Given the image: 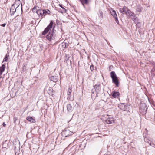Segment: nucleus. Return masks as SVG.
I'll return each mask as SVG.
<instances>
[{"instance_id": "f257e3e1", "label": "nucleus", "mask_w": 155, "mask_h": 155, "mask_svg": "<svg viewBox=\"0 0 155 155\" xmlns=\"http://www.w3.org/2000/svg\"><path fill=\"white\" fill-rule=\"evenodd\" d=\"M119 11L121 13L126 14L127 16H129L131 19H133L134 17V14L125 6H124L122 8H120Z\"/></svg>"}, {"instance_id": "f03ea898", "label": "nucleus", "mask_w": 155, "mask_h": 155, "mask_svg": "<svg viewBox=\"0 0 155 155\" xmlns=\"http://www.w3.org/2000/svg\"><path fill=\"white\" fill-rule=\"evenodd\" d=\"M54 26L53 28L52 31L49 32V33L46 36V38L49 41L54 40L56 36V30H54Z\"/></svg>"}, {"instance_id": "7ed1b4c3", "label": "nucleus", "mask_w": 155, "mask_h": 155, "mask_svg": "<svg viewBox=\"0 0 155 155\" xmlns=\"http://www.w3.org/2000/svg\"><path fill=\"white\" fill-rule=\"evenodd\" d=\"M110 77L112 79V82L118 87L119 85V81L117 76L114 71H112L110 73Z\"/></svg>"}, {"instance_id": "20e7f679", "label": "nucleus", "mask_w": 155, "mask_h": 155, "mask_svg": "<svg viewBox=\"0 0 155 155\" xmlns=\"http://www.w3.org/2000/svg\"><path fill=\"white\" fill-rule=\"evenodd\" d=\"M53 23L52 21H51L49 25L47 26V27L45 28L44 31L42 33V35H45L47 32L49 31L52 28L53 25Z\"/></svg>"}, {"instance_id": "39448f33", "label": "nucleus", "mask_w": 155, "mask_h": 155, "mask_svg": "<svg viewBox=\"0 0 155 155\" xmlns=\"http://www.w3.org/2000/svg\"><path fill=\"white\" fill-rule=\"evenodd\" d=\"M147 109V106L145 104H142L141 105L140 107V112L143 115L145 114Z\"/></svg>"}, {"instance_id": "423d86ee", "label": "nucleus", "mask_w": 155, "mask_h": 155, "mask_svg": "<svg viewBox=\"0 0 155 155\" xmlns=\"http://www.w3.org/2000/svg\"><path fill=\"white\" fill-rule=\"evenodd\" d=\"M72 92V88L71 87H69L68 88L67 91V99L71 101L73 100V98H71V93Z\"/></svg>"}, {"instance_id": "0eeeda50", "label": "nucleus", "mask_w": 155, "mask_h": 155, "mask_svg": "<svg viewBox=\"0 0 155 155\" xmlns=\"http://www.w3.org/2000/svg\"><path fill=\"white\" fill-rule=\"evenodd\" d=\"M19 6L18 5H16V2H15L13 4L10 8V11L11 12V15H14L15 12L16 8Z\"/></svg>"}, {"instance_id": "6e6552de", "label": "nucleus", "mask_w": 155, "mask_h": 155, "mask_svg": "<svg viewBox=\"0 0 155 155\" xmlns=\"http://www.w3.org/2000/svg\"><path fill=\"white\" fill-rule=\"evenodd\" d=\"M118 107L123 110L127 111L129 110L128 106L125 104L121 103L119 104Z\"/></svg>"}, {"instance_id": "1a4fd4ad", "label": "nucleus", "mask_w": 155, "mask_h": 155, "mask_svg": "<svg viewBox=\"0 0 155 155\" xmlns=\"http://www.w3.org/2000/svg\"><path fill=\"white\" fill-rule=\"evenodd\" d=\"M114 118L111 115H107L106 119L105 120V121L107 124H110L114 123Z\"/></svg>"}, {"instance_id": "9d476101", "label": "nucleus", "mask_w": 155, "mask_h": 155, "mask_svg": "<svg viewBox=\"0 0 155 155\" xmlns=\"http://www.w3.org/2000/svg\"><path fill=\"white\" fill-rule=\"evenodd\" d=\"M73 134V132L70 131L69 130H65L62 132V134L64 137H66L68 136L71 135Z\"/></svg>"}, {"instance_id": "9b49d317", "label": "nucleus", "mask_w": 155, "mask_h": 155, "mask_svg": "<svg viewBox=\"0 0 155 155\" xmlns=\"http://www.w3.org/2000/svg\"><path fill=\"white\" fill-rule=\"evenodd\" d=\"M110 12L111 15L113 16L114 18L115 19V21L118 24L119 21L118 19L117 15L116 14V12L115 10L111 9L110 10Z\"/></svg>"}, {"instance_id": "f8f14e48", "label": "nucleus", "mask_w": 155, "mask_h": 155, "mask_svg": "<svg viewBox=\"0 0 155 155\" xmlns=\"http://www.w3.org/2000/svg\"><path fill=\"white\" fill-rule=\"evenodd\" d=\"M37 14L39 17H41L42 18L44 16V11L42 9H39L37 12Z\"/></svg>"}, {"instance_id": "ddd939ff", "label": "nucleus", "mask_w": 155, "mask_h": 155, "mask_svg": "<svg viewBox=\"0 0 155 155\" xmlns=\"http://www.w3.org/2000/svg\"><path fill=\"white\" fill-rule=\"evenodd\" d=\"M26 119L31 123H34L35 122V119L31 117H27Z\"/></svg>"}, {"instance_id": "4468645a", "label": "nucleus", "mask_w": 155, "mask_h": 155, "mask_svg": "<svg viewBox=\"0 0 155 155\" xmlns=\"http://www.w3.org/2000/svg\"><path fill=\"white\" fill-rule=\"evenodd\" d=\"M49 79L51 81L55 82L58 81L57 77L56 76H51L50 77Z\"/></svg>"}, {"instance_id": "2eb2a0df", "label": "nucleus", "mask_w": 155, "mask_h": 155, "mask_svg": "<svg viewBox=\"0 0 155 155\" xmlns=\"http://www.w3.org/2000/svg\"><path fill=\"white\" fill-rule=\"evenodd\" d=\"M67 110L69 112H71L73 110V107L70 104H68L67 105Z\"/></svg>"}, {"instance_id": "dca6fc26", "label": "nucleus", "mask_w": 155, "mask_h": 155, "mask_svg": "<svg viewBox=\"0 0 155 155\" xmlns=\"http://www.w3.org/2000/svg\"><path fill=\"white\" fill-rule=\"evenodd\" d=\"M120 95L119 93L118 92L114 91L112 94V96L114 98H116Z\"/></svg>"}, {"instance_id": "f3484780", "label": "nucleus", "mask_w": 155, "mask_h": 155, "mask_svg": "<svg viewBox=\"0 0 155 155\" xmlns=\"http://www.w3.org/2000/svg\"><path fill=\"white\" fill-rule=\"evenodd\" d=\"M80 1L81 2L83 6L85 8V5H84V4H88L89 2L90 1V0H87V1L86 2L85 0H80Z\"/></svg>"}, {"instance_id": "a211bd4d", "label": "nucleus", "mask_w": 155, "mask_h": 155, "mask_svg": "<svg viewBox=\"0 0 155 155\" xmlns=\"http://www.w3.org/2000/svg\"><path fill=\"white\" fill-rule=\"evenodd\" d=\"M94 88L95 89V90L97 92H98L99 91V90L101 88V87H100V85L99 84L95 85L94 86Z\"/></svg>"}, {"instance_id": "6ab92c4d", "label": "nucleus", "mask_w": 155, "mask_h": 155, "mask_svg": "<svg viewBox=\"0 0 155 155\" xmlns=\"http://www.w3.org/2000/svg\"><path fill=\"white\" fill-rule=\"evenodd\" d=\"M39 7L38 6H35L33 8H32V11L34 12H35L37 13V12L39 10Z\"/></svg>"}, {"instance_id": "aec40b11", "label": "nucleus", "mask_w": 155, "mask_h": 155, "mask_svg": "<svg viewBox=\"0 0 155 155\" xmlns=\"http://www.w3.org/2000/svg\"><path fill=\"white\" fill-rule=\"evenodd\" d=\"M44 11V16L47 15H49L50 13V11L48 9L43 10Z\"/></svg>"}, {"instance_id": "412c9836", "label": "nucleus", "mask_w": 155, "mask_h": 155, "mask_svg": "<svg viewBox=\"0 0 155 155\" xmlns=\"http://www.w3.org/2000/svg\"><path fill=\"white\" fill-rule=\"evenodd\" d=\"M9 57V55L8 54H6L5 55V58H4L3 60V62L4 61H7L8 60V57Z\"/></svg>"}, {"instance_id": "4be33fe9", "label": "nucleus", "mask_w": 155, "mask_h": 155, "mask_svg": "<svg viewBox=\"0 0 155 155\" xmlns=\"http://www.w3.org/2000/svg\"><path fill=\"white\" fill-rule=\"evenodd\" d=\"M153 62H153L152 63V64H153V65H154L153 63ZM153 69L151 70V72L152 73H153V72H154V71H155V68H154V66L153 67Z\"/></svg>"}, {"instance_id": "5701e85b", "label": "nucleus", "mask_w": 155, "mask_h": 155, "mask_svg": "<svg viewBox=\"0 0 155 155\" xmlns=\"http://www.w3.org/2000/svg\"><path fill=\"white\" fill-rule=\"evenodd\" d=\"M90 68L91 71H92L94 70V66L93 65H91L90 67Z\"/></svg>"}, {"instance_id": "b1692460", "label": "nucleus", "mask_w": 155, "mask_h": 155, "mask_svg": "<svg viewBox=\"0 0 155 155\" xmlns=\"http://www.w3.org/2000/svg\"><path fill=\"white\" fill-rule=\"evenodd\" d=\"M133 21H137V17H134L133 19H132Z\"/></svg>"}, {"instance_id": "393cba45", "label": "nucleus", "mask_w": 155, "mask_h": 155, "mask_svg": "<svg viewBox=\"0 0 155 155\" xmlns=\"http://www.w3.org/2000/svg\"><path fill=\"white\" fill-rule=\"evenodd\" d=\"M6 25V24L5 23H4V24H2V25H1V26L2 27H5Z\"/></svg>"}, {"instance_id": "a878e982", "label": "nucleus", "mask_w": 155, "mask_h": 155, "mask_svg": "<svg viewBox=\"0 0 155 155\" xmlns=\"http://www.w3.org/2000/svg\"><path fill=\"white\" fill-rule=\"evenodd\" d=\"M2 125L4 127H5L6 126V124H5V122L3 123Z\"/></svg>"}, {"instance_id": "bb28decb", "label": "nucleus", "mask_w": 155, "mask_h": 155, "mask_svg": "<svg viewBox=\"0 0 155 155\" xmlns=\"http://www.w3.org/2000/svg\"><path fill=\"white\" fill-rule=\"evenodd\" d=\"M60 5V7H61V8H62V9H63L64 10H65V9L61 5Z\"/></svg>"}, {"instance_id": "cd10ccee", "label": "nucleus", "mask_w": 155, "mask_h": 155, "mask_svg": "<svg viewBox=\"0 0 155 155\" xmlns=\"http://www.w3.org/2000/svg\"><path fill=\"white\" fill-rule=\"evenodd\" d=\"M154 64V68H155V63L154 62H153Z\"/></svg>"}, {"instance_id": "c85d7f7f", "label": "nucleus", "mask_w": 155, "mask_h": 155, "mask_svg": "<svg viewBox=\"0 0 155 155\" xmlns=\"http://www.w3.org/2000/svg\"><path fill=\"white\" fill-rule=\"evenodd\" d=\"M68 61V60H67V61ZM69 61L70 62V64H71V61L69 60Z\"/></svg>"}, {"instance_id": "c756f323", "label": "nucleus", "mask_w": 155, "mask_h": 155, "mask_svg": "<svg viewBox=\"0 0 155 155\" xmlns=\"http://www.w3.org/2000/svg\"><path fill=\"white\" fill-rule=\"evenodd\" d=\"M138 11L139 12H140L141 11V9H139L138 10Z\"/></svg>"}, {"instance_id": "7c9ffc66", "label": "nucleus", "mask_w": 155, "mask_h": 155, "mask_svg": "<svg viewBox=\"0 0 155 155\" xmlns=\"http://www.w3.org/2000/svg\"><path fill=\"white\" fill-rule=\"evenodd\" d=\"M149 144H150V146H151V143H149Z\"/></svg>"}, {"instance_id": "2f4dec72", "label": "nucleus", "mask_w": 155, "mask_h": 155, "mask_svg": "<svg viewBox=\"0 0 155 155\" xmlns=\"http://www.w3.org/2000/svg\"><path fill=\"white\" fill-rule=\"evenodd\" d=\"M153 145H154V146H153V147H155V144H153Z\"/></svg>"}, {"instance_id": "473e14b6", "label": "nucleus", "mask_w": 155, "mask_h": 155, "mask_svg": "<svg viewBox=\"0 0 155 155\" xmlns=\"http://www.w3.org/2000/svg\"><path fill=\"white\" fill-rule=\"evenodd\" d=\"M18 2H20V1H18Z\"/></svg>"}, {"instance_id": "72a5a7b5", "label": "nucleus", "mask_w": 155, "mask_h": 155, "mask_svg": "<svg viewBox=\"0 0 155 155\" xmlns=\"http://www.w3.org/2000/svg\"><path fill=\"white\" fill-rule=\"evenodd\" d=\"M85 0V1H86V2H87V0Z\"/></svg>"}, {"instance_id": "f704fd0d", "label": "nucleus", "mask_w": 155, "mask_h": 155, "mask_svg": "<svg viewBox=\"0 0 155 155\" xmlns=\"http://www.w3.org/2000/svg\"><path fill=\"white\" fill-rule=\"evenodd\" d=\"M145 141L146 142H147V140H145Z\"/></svg>"}]
</instances>
